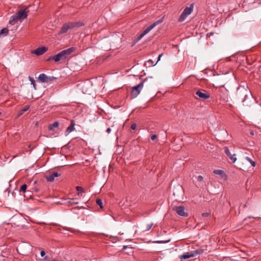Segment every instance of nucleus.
Returning a JSON list of instances; mask_svg holds the SVG:
<instances>
[{"label": "nucleus", "mask_w": 261, "mask_h": 261, "mask_svg": "<svg viewBox=\"0 0 261 261\" xmlns=\"http://www.w3.org/2000/svg\"><path fill=\"white\" fill-rule=\"evenodd\" d=\"M224 149L225 153L229 157V159L232 161V163H234L237 160L236 154H231L227 147H225Z\"/></svg>", "instance_id": "f8f14e48"}, {"label": "nucleus", "mask_w": 261, "mask_h": 261, "mask_svg": "<svg viewBox=\"0 0 261 261\" xmlns=\"http://www.w3.org/2000/svg\"><path fill=\"white\" fill-rule=\"evenodd\" d=\"M153 226V223H150V224H148L146 225V227H145V230L146 231H148L149 230L152 226Z\"/></svg>", "instance_id": "bb28decb"}, {"label": "nucleus", "mask_w": 261, "mask_h": 261, "mask_svg": "<svg viewBox=\"0 0 261 261\" xmlns=\"http://www.w3.org/2000/svg\"><path fill=\"white\" fill-rule=\"evenodd\" d=\"M210 215V213L206 212V213H203L202 214V216L204 217H207Z\"/></svg>", "instance_id": "7c9ffc66"}, {"label": "nucleus", "mask_w": 261, "mask_h": 261, "mask_svg": "<svg viewBox=\"0 0 261 261\" xmlns=\"http://www.w3.org/2000/svg\"><path fill=\"white\" fill-rule=\"evenodd\" d=\"M30 109V106H27L25 107H24L23 108H22V109H21L19 112V113L18 114V117H20L21 115H22L25 112L27 111L28 110H29Z\"/></svg>", "instance_id": "f3484780"}, {"label": "nucleus", "mask_w": 261, "mask_h": 261, "mask_svg": "<svg viewBox=\"0 0 261 261\" xmlns=\"http://www.w3.org/2000/svg\"><path fill=\"white\" fill-rule=\"evenodd\" d=\"M67 25L69 27V29H71L75 27H80L83 25V24H81L80 22H70L67 23Z\"/></svg>", "instance_id": "4468645a"}, {"label": "nucleus", "mask_w": 261, "mask_h": 261, "mask_svg": "<svg viewBox=\"0 0 261 261\" xmlns=\"http://www.w3.org/2000/svg\"><path fill=\"white\" fill-rule=\"evenodd\" d=\"M148 78L145 79L143 81H141L138 85L132 88L131 90V96L133 98L136 97L140 93L142 89L144 84L147 82Z\"/></svg>", "instance_id": "7ed1b4c3"}, {"label": "nucleus", "mask_w": 261, "mask_h": 261, "mask_svg": "<svg viewBox=\"0 0 261 261\" xmlns=\"http://www.w3.org/2000/svg\"><path fill=\"white\" fill-rule=\"evenodd\" d=\"M29 12V11L27 8L18 11L14 15L11 16L9 21V24L14 25L18 21H21L27 17Z\"/></svg>", "instance_id": "f257e3e1"}, {"label": "nucleus", "mask_w": 261, "mask_h": 261, "mask_svg": "<svg viewBox=\"0 0 261 261\" xmlns=\"http://www.w3.org/2000/svg\"><path fill=\"white\" fill-rule=\"evenodd\" d=\"M27 185H26V184H24L22 185L20 187V189H19V191L20 193H21V192H22V193H24V192H26V191H27Z\"/></svg>", "instance_id": "412c9836"}, {"label": "nucleus", "mask_w": 261, "mask_h": 261, "mask_svg": "<svg viewBox=\"0 0 261 261\" xmlns=\"http://www.w3.org/2000/svg\"><path fill=\"white\" fill-rule=\"evenodd\" d=\"M245 159L246 161L249 162L253 167L255 166V165H256L255 162L254 161H253L251 158H250L248 156H246L245 158Z\"/></svg>", "instance_id": "aec40b11"}, {"label": "nucleus", "mask_w": 261, "mask_h": 261, "mask_svg": "<svg viewBox=\"0 0 261 261\" xmlns=\"http://www.w3.org/2000/svg\"><path fill=\"white\" fill-rule=\"evenodd\" d=\"M86 85V84H84V86H83V91L84 93H89V91L87 89H84V87Z\"/></svg>", "instance_id": "473e14b6"}, {"label": "nucleus", "mask_w": 261, "mask_h": 261, "mask_svg": "<svg viewBox=\"0 0 261 261\" xmlns=\"http://www.w3.org/2000/svg\"><path fill=\"white\" fill-rule=\"evenodd\" d=\"M68 30H69V27L67 25V23H65L61 28L60 34L65 33L68 31Z\"/></svg>", "instance_id": "dca6fc26"}, {"label": "nucleus", "mask_w": 261, "mask_h": 261, "mask_svg": "<svg viewBox=\"0 0 261 261\" xmlns=\"http://www.w3.org/2000/svg\"><path fill=\"white\" fill-rule=\"evenodd\" d=\"M156 136L155 135H154V134H151V135H150V138H151V139L152 140H155V138H156Z\"/></svg>", "instance_id": "2f4dec72"}, {"label": "nucleus", "mask_w": 261, "mask_h": 261, "mask_svg": "<svg viewBox=\"0 0 261 261\" xmlns=\"http://www.w3.org/2000/svg\"><path fill=\"white\" fill-rule=\"evenodd\" d=\"M250 135H251V136H253V135H254V132H253V130H251V131H250Z\"/></svg>", "instance_id": "e433bc0d"}, {"label": "nucleus", "mask_w": 261, "mask_h": 261, "mask_svg": "<svg viewBox=\"0 0 261 261\" xmlns=\"http://www.w3.org/2000/svg\"><path fill=\"white\" fill-rule=\"evenodd\" d=\"M53 60V58H52V56L50 57L49 58H48L47 59V61H49L50 60Z\"/></svg>", "instance_id": "4c0bfd02"}, {"label": "nucleus", "mask_w": 261, "mask_h": 261, "mask_svg": "<svg viewBox=\"0 0 261 261\" xmlns=\"http://www.w3.org/2000/svg\"><path fill=\"white\" fill-rule=\"evenodd\" d=\"M162 55H163V54L159 55V56L158 57V62L161 60V58L162 56Z\"/></svg>", "instance_id": "f704fd0d"}, {"label": "nucleus", "mask_w": 261, "mask_h": 261, "mask_svg": "<svg viewBox=\"0 0 261 261\" xmlns=\"http://www.w3.org/2000/svg\"><path fill=\"white\" fill-rule=\"evenodd\" d=\"M29 79H30V81L31 82V84L33 85L34 88L35 89H36V84H35V80H34L33 78L31 77H29Z\"/></svg>", "instance_id": "cd10ccee"}, {"label": "nucleus", "mask_w": 261, "mask_h": 261, "mask_svg": "<svg viewBox=\"0 0 261 261\" xmlns=\"http://www.w3.org/2000/svg\"><path fill=\"white\" fill-rule=\"evenodd\" d=\"M2 115V113L0 112V116Z\"/></svg>", "instance_id": "a19ab883"}, {"label": "nucleus", "mask_w": 261, "mask_h": 261, "mask_svg": "<svg viewBox=\"0 0 261 261\" xmlns=\"http://www.w3.org/2000/svg\"><path fill=\"white\" fill-rule=\"evenodd\" d=\"M173 210L180 216L186 217L188 216L187 214L185 212L184 206H174Z\"/></svg>", "instance_id": "9d476101"}, {"label": "nucleus", "mask_w": 261, "mask_h": 261, "mask_svg": "<svg viewBox=\"0 0 261 261\" xmlns=\"http://www.w3.org/2000/svg\"><path fill=\"white\" fill-rule=\"evenodd\" d=\"M96 203L98 205H99L100 207V208L103 207L102 201L100 199H97L96 200Z\"/></svg>", "instance_id": "a878e982"}, {"label": "nucleus", "mask_w": 261, "mask_h": 261, "mask_svg": "<svg viewBox=\"0 0 261 261\" xmlns=\"http://www.w3.org/2000/svg\"><path fill=\"white\" fill-rule=\"evenodd\" d=\"M57 78L54 76H48L44 73H41L39 75L38 77V80L41 82L44 83H47L50 82H51Z\"/></svg>", "instance_id": "6e6552de"}, {"label": "nucleus", "mask_w": 261, "mask_h": 261, "mask_svg": "<svg viewBox=\"0 0 261 261\" xmlns=\"http://www.w3.org/2000/svg\"><path fill=\"white\" fill-rule=\"evenodd\" d=\"M237 94L240 96H244V98L242 100V102H244L247 99L248 96L251 94V92L247 88L239 86L237 89Z\"/></svg>", "instance_id": "0eeeda50"}, {"label": "nucleus", "mask_w": 261, "mask_h": 261, "mask_svg": "<svg viewBox=\"0 0 261 261\" xmlns=\"http://www.w3.org/2000/svg\"><path fill=\"white\" fill-rule=\"evenodd\" d=\"M47 50V48L45 46H41L37 48L32 51V53L37 55L40 56L43 55Z\"/></svg>", "instance_id": "9b49d317"}, {"label": "nucleus", "mask_w": 261, "mask_h": 261, "mask_svg": "<svg viewBox=\"0 0 261 261\" xmlns=\"http://www.w3.org/2000/svg\"><path fill=\"white\" fill-rule=\"evenodd\" d=\"M40 255L42 257H43L45 255V252L44 251H41L40 252Z\"/></svg>", "instance_id": "72a5a7b5"}, {"label": "nucleus", "mask_w": 261, "mask_h": 261, "mask_svg": "<svg viewBox=\"0 0 261 261\" xmlns=\"http://www.w3.org/2000/svg\"><path fill=\"white\" fill-rule=\"evenodd\" d=\"M195 97L196 99H199L201 100H205L211 97L208 92L204 89H199L196 91Z\"/></svg>", "instance_id": "20e7f679"}, {"label": "nucleus", "mask_w": 261, "mask_h": 261, "mask_svg": "<svg viewBox=\"0 0 261 261\" xmlns=\"http://www.w3.org/2000/svg\"><path fill=\"white\" fill-rule=\"evenodd\" d=\"M137 125L135 123H133L131 125L130 128L133 130H135L136 129Z\"/></svg>", "instance_id": "c85d7f7f"}, {"label": "nucleus", "mask_w": 261, "mask_h": 261, "mask_svg": "<svg viewBox=\"0 0 261 261\" xmlns=\"http://www.w3.org/2000/svg\"><path fill=\"white\" fill-rule=\"evenodd\" d=\"M193 10V4H191L190 7L185 8L184 11L178 19V21L180 22L184 21L186 18L190 14L192 13Z\"/></svg>", "instance_id": "423d86ee"}, {"label": "nucleus", "mask_w": 261, "mask_h": 261, "mask_svg": "<svg viewBox=\"0 0 261 261\" xmlns=\"http://www.w3.org/2000/svg\"><path fill=\"white\" fill-rule=\"evenodd\" d=\"M218 86L220 87H224V85H219Z\"/></svg>", "instance_id": "ea45409f"}, {"label": "nucleus", "mask_w": 261, "mask_h": 261, "mask_svg": "<svg viewBox=\"0 0 261 261\" xmlns=\"http://www.w3.org/2000/svg\"><path fill=\"white\" fill-rule=\"evenodd\" d=\"M163 21V18L152 23L147 27L144 31L138 37L137 41L141 39L145 35L148 33L152 29H153L156 25L161 23Z\"/></svg>", "instance_id": "39448f33"}, {"label": "nucleus", "mask_w": 261, "mask_h": 261, "mask_svg": "<svg viewBox=\"0 0 261 261\" xmlns=\"http://www.w3.org/2000/svg\"><path fill=\"white\" fill-rule=\"evenodd\" d=\"M214 173H215V174H217V175H221V176H223V175H224V172L223 170H215L214 171Z\"/></svg>", "instance_id": "b1692460"}, {"label": "nucleus", "mask_w": 261, "mask_h": 261, "mask_svg": "<svg viewBox=\"0 0 261 261\" xmlns=\"http://www.w3.org/2000/svg\"><path fill=\"white\" fill-rule=\"evenodd\" d=\"M74 122L73 120L71 121L70 125L67 128L65 133L67 134V135L69 133L73 131L74 129Z\"/></svg>", "instance_id": "ddd939ff"}, {"label": "nucleus", "mask_w": 261, "mask_h": 261, "mask_svg": "<svg viewBox=\"0 0 261 261\" xmlns=\"http://www.w3.org/2000/svg\"><path fill=\"white\" fill-rule=\"evenodd\" d=\"M69 203L71 205H73V204H78L79 202L77 201H76V199H75L72 198V199H69Z\"/></svg>", "instance_id": "393cba45"}, {"label": "nucleus", "mask_w": 261, "mask_h": 261, "mask_svg": "<svg viewBox=\"0 0 261 261\" xmlns=\"http://www.w3.org/2000/svg\"><path fill=\"white\" fill-rule=\"evenodd\" d=\"M203 179V177L201 175H199L197 177V180H198V181H199L200 182L202 181Z\"/></svg>", "instance_id": "c756f323"}, {"label": "nucleus", "mask_w": 261, "mask_h": 261, "mask_svg": "<svg viewBox=\"0 0 261 261\" xmlns=\"http://www.w3.org/2000/svg\"><path fill=\"white\" fill-rule=\"evenodd\" d=\"M59 122L58 121H55L54 123L49 124L48 126V129L49 130H53L54 128H56L59 126Z\"/></svg>", "instance_id": "2eb2a0df"}, {"label": "nucleus", "mask_w": 261, "mask_h": 261, "mask_svg": "<svg viewBox=\"0 0 261 261\" xmlns=\"http://www.w3.org/2000/svg\"><path fill=\"white\" fill-rule=\"evenodd\" d=\"M203 251H204L203 249H197V250H194L193 251V252L192 253V254L194 255V256H195L196 255H197L198 254H200L202 253L203 252Z\"/></svg>", "instance_id": "4be33fe9"}, {"label": "nucleus", "mask_w": 261, "mask_h": 261, "mask_svg": "<svg viewBox=\"0 0 261 261\" xmlns=\"http://www.w3.org/2000/svg\"><path fill=\"white\" fill-rule=\"evenodd\" d=\"M76 190L79 192L78 193H77V195L79 196H82V193L84 191V189L82 187L76 186Z\"/></svg>", "instance_id": "6ab92c4d"}, {"label": "nucleus", "mask_w": 261, "mask_h": 261, "mask_svg": "<svg viewBox=\"0 0 261 261\" xmlns=\"http://www.w3.org/2000/svg\"><path fill=\"white\" fill-rule=\"evenodd\" d=\"M9 33V30L7 28H3L0 32V36L1 35H7Z\"/></svg>", "instance_id": "5701e85b"}, {"label": "nucleus", "mask_w": 261, "mask_h": 261, "mask_svg": "<svg viewBox=\"0 0 261 261\" xmlns=\"http://www.w3.org/2000/svg\"><path fill=\"white\" fill-rule=\"evenodd\" d=\"M61 175V174L57 172H50L47 173L45 176V179L47 181L52 182L55 180V177H59Z\"/></svg>", "instance_id": "1a4fd4ad"}, {"label": "nucleus", "mask_w": 261, "mask_h": 261, "mask_svg": "<svg viewBox=\"0 0 261 261\" xmlns=\"http://www.w3.org/2000/svg\"><path fill=\"white\" fill-rule=\"evenodd\" d=\"M111 131V129L110 128H107V129L106 130V132L107 133H110Z\"/></svg>", "instance_id": "c9c22d12"}, {"label": "nucleus", "mask_w": 261, "mask_h": 261, "mask_svg": "<svg viewBox=\"0 0 261 261\" xmlns=\"http://www.w3.org/2000/svg\"><path fill=\"white\" fill-rule=\"evenodd\" d=\"M126 248H127V246H123V248H122V250H125V249H126Z\"/></svg>", "instance_id": "58836bf2"}, {"label": "nucleus", "mask_w": 261, "mask_h": 261, "mask_svg": "<svg viewBox=\"0 0 261 261\" xmlns=\"http://www.w3.org/2000/svg\"><path fill=\"white\" fill-rule=\"evenodd\" d=\"M194 255L192 254V253L189 254V253H186L181 255L180 256V259H188L191 257H194Z\"/></svg>", "instance_id": "a211bd4d"}, {"label": "nucleus", "mask_w": 261, "mask_h": 261, "mask_svg": "<svg viewBox=\"0 0 261 261\" xmlns=\"http://www.w3.org/2000/svg\"><path fill=\"white\" fill-rule=\"evenodd\" d=\"M75 49L74 47H70L66 49L63 50L57 55L52 56L53 60L56 62H59L62 59H65L67 57L70 55L72 52L74 51Z\"/></svg>", "instance_id": "f03ea898"}]
</instances>
